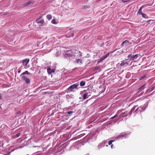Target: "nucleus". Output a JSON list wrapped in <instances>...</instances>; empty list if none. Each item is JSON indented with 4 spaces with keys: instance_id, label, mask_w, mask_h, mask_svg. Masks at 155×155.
<instances>
[{
    "instance_id": "1",
    "label": "nucleus",
    "mask_w": 155,
    "mask_h": 155,
    "mask_svg": "<svg viewBox=\"0 0 155 155\" xmlns=\"http://www.w3.org/2000/svg\"><path fill=\"white\" fill-rule=\"evenodd\" d=\"M78 86V85L77 84H74L71 85L68 88V90L69 91H72L74 89L76 88Z\"/></svg>"
},
{
    "instance_id": "2",
    "label": "nucleus",
    "mask_w": 155,
    "mask_h": 155,
    "mask_svg": "<svg viewBox=\"0 0 155 155\" xmlns=\"http://www.w3.org/2000/svg\"><path fill=\"white\" fill-rule=\"evenodd\" d=\"M139 54H136L134 55H132L131 54H129L127 57L130 60H134L137 58Z\"/></svg>"
},
{
    "instance_id": "3",
    "label": "nucleus",
    "mask_w": 155,
    "mask_h": 155,
    "mask_svg": "<svg viewBox=\"0 0 155 155\" xmlns=\"http://www.w3.org/2000/svg\"><path fill=\"white\" fill-rule=\"evenodd\" d=\"M128 114H129V112L128 113L127 111H126L122 113L119 115V117H120V118L121 117H126L127 116Z\"/></svg>"
},
{
    "instance_id": "4",
    "label": "nucleus",
    "mask_w": 155,
    "mask_h": 155,
    "mask_svg": "<svg viewBox=\"0 0 155 155\" xmlns=\"http://www.w3.org/2000/svg\"><path fill=\"white\" fill-rule=\"evenodd\" d=\"M122 45L124 46H127L131 45V43L127 40H126L122 43Z\"/></svg>"
},
{
    "instance_id": "5",
    "label": "nucleus",
    "mask_w": 155,
    "mask_h": 155,
    "mask_svg": "<svg viewBox=\"0 0 155 155\" xmlns=\"http://www.w3.org/2000/svg\"><path fill=\"white\" fill-rule=\"evenodd\" d=\"M71 51H68L64 55L65 57L67 58V57H71L72 55V53H71Z\"/></svg>"
},
{
    "instance_id": "6",
    "label": "nucleus",
    "mask_w": 155,
    "mask_h": 155,
    "mask_svg": "<svg viewBox=\"0 0 155 155\" xmlns=\"http://www.w3.org/2000/svg\"><path fill=\"white\" fill-rule=\"evenodd\" d=\"M22 79L24 80L27 84H29L30 83V80L25 76H23L22 77Z\"/></svg>"
},
{
    "instance_id": "7",
    "label": "nucleus",
    "mask_w": 155,
    "mask_h": 155,
    "mask_svg": "<svg viewBox=\"0 0 155 155\" xmlns=\"http://www.w3.org/2000/svg\"><path fill=\"white\" fill-rule=\"evenodd\" d=\"M126 136H127L126 134L122 133L117 137V139H120V138H121L123 137H126Z\"/></svg>"
},
{
    "instance_id": "8",
    "label": "nucleus",
    "mask_w": 155,
    "mask_h": 155,
    "mask_svg": "<svg viewBox=\"0 0 155 155\" xmlns=\"http://www.w3.org/2000/svg\"><path fill=\"white\" fill-rule=\"evenodd\" d=\"M29 59H26L23 60L22 61V63L24 65L26 66L27 65L29 61Z\"/></svg>"
},
{
    "instance_id": "9",
    "label": "nucleus",
    "mask_w": 155,
    "mask_h": 155,
    "mask_svg": "<svg viewBox=\"0 0 155 155\" xmlns=\"http://www.w3.org/2000/svg\"><path fill=\"white\" fill-rule=\"evenodd\" d=\"M36 22L38 23H41V24H43L44 23V21L43 19H41V18H39L36 20Z\"/></svg>"
},
{
    "instance_id": "10",
    "label": "nucleus",
    "mask_w": 155,
    "mask_h": 155,
    "mask_svg": "<svg viewBox=\"0 0 155 155\" xmlns=\"http://www.w3.org/2000/svg\"><path fill=\"white\" fill-rule=\"evenodd\" d=\"M144 6H142L138 10L137 13L140 15H142L143 13H142V9L143 8V7Z\"/></svg>"
},
{
    "instance_id": "11",
    "label": "nucleus",
    "mask_w": 155,
    "mask_h": 155,
    "mask_svg": "<svg viewBox=\"0 0 155 155\" xmlns=\"http://www.w3.org/2000/svg\"><path fill=\"white\" fill-rule=\"evenodd\" d=\"M137 105L134 106L131 109L130 111L129 112V114L130 115H131L132 114V112L134 110L136 107H137Z\"/></svg>"
},
{
    "instance_id": "12",
    "label": "nucleus",
    "mask_w": 155,
    "mask_h": 155,
    "mask_svg": "<svg viewBox=\"0 0 155 155\" xmlns=\"http://www.w3.org/2000/svg\"><path fill=\"white\" fill-rule=\"evenodd\" d=\"M129 64V63L128 62H124L123 63H121L120 64V66H127Z\"/></svg>"
},
{
    "instance_id": "13",
    "label": "nucleus",
    "mask_w": 155,
    "mask_h": 155,
    "mask_svg": "<svg viewBox=\"0 0 155 155\" xmlns=\"http://www.w3.org/2000/svg\"><path fill=\"white\" fill-rule=\"evenodd\" d=\"M32 3H33L32 2H31L28 1L27 3L23 4V6L24 7L27 6H28V5H30L31 4H32Z\"/></svg>"
},
{
    "instance_id": "14",
    "label": "nucleus",
    "mask_w": 155,
    "mask_h": 155,
    "mask_svg": "<svg viewBox=\"0 0 155 155\" xmlns=\"http://www.w3.org/2000/svg\"><path fill=\"white\" fill-rule=\"evenodd\" d=\"M80 84L81 86H84L85 84V82L84 81H82L80 82Z\"/></svg>"
},
{
    "instance_id": "15",
    "label": "nucleus",
    "mask_w": 155,
    "mask_h": 155,
    "mask_svg": "<svg viewBox=\"0 0 155 155\" xmlns=\"http://www.w3.org/2000/svg\"><path fill=\"white\" fill-rule=\"evenodd\" d=\"M46 17L48 20H50L52 19V16L51 15H47Z\"/></svg>"
},
{
    "instance_id": "16",
    "label": "nucleus",
    "mask_w": 155,
    "mask_h": 155,
    "mask_svg": "<svg viewBox=\"0 0 155 155\" xmlns=\"http://www.w3.org/2000/svg\"><path fill=\"white\" fill-rule=\"evenodd\" d=\"M154 88L155 87H153L151 88H149L147 90V92H150L152 91H153V90H154Z\"/></svg>"
},
{
    "instance_id": "17",
    "label": "nucleus",
    "mask_w": 155,
    "mask_h": 155,
    "mask_svg": "<svg viewBox=\"0 0 155 155\" xmlns=\"http://www.w3.org/2000/svg\"><path fill=\"white\" fill-rule=\"evenodd\" d=\"M31 74V73L29 72H28L26 71H25V72H24L23 73L21 74V75L22 74H23V75H25V74H28V75H30Z\"/></svg>"
},
{
    "instance_id": "18",
    "label": "nucleus",
    "mask_w": 155,
    "mask_h": 155,
    "mask_svg": "<svg viewBox=\"0 0 155 155\" xmlns=\"http://www.w3.org/2000/svg\"><path fill=\"white\" fill-rule=\"evenodd\" d=\"M88 93L84 94L83 95V98L84 100H85L86 98H87V96Z\"/></svg>"
},
{
    "instance_id": "19",
    "label": "nucleus",
    "mask_w": 155,
    "mask_h": 155,
    "mask_svg": "<svg viewBox=\"0 0 155 155\" xmlns=\"http://www.w3.org/2000/svg\"><path fill=\"white\" fill-rule=\"evenodd\" d=\"M106 58V57H105V55L103 56H102L101 58V59H100V61H98V62H101L104 60Z\"/></svg>"
},
{
    "instance_id": "20",
    "label": "nucleus",
    "mask_w": 155,
    "mask_h": 155,
    "mask_svg": "<svg viewBox=\"0 0 155 155\" xmlns=\"http://www.w3.org/2000/svg\"><path fill=\"white\" fill-rule=\"evenodd\" d=\"M76 62L77 63H80V64H81L82 62V60L79 59H77L76 61Z\"/></svg>"
},
{
    "instance_id": "21",
    "label": "nucleus",
    "mask_w": 155,
    "mask_h": 155,
    "mask_svg": "<svg viewBox=\"0 0 155 155\" xmlns=\"http://www.w3.org/2000/svg\"><path fill=\"white\" fill-rule=\"evenodd\" d=\"M142 15L143 17L144 18H148V16L147 15L144 13H143Z\"/></svg>"
},
{
    "instance_id": "22",
    "label": "nucleus",
    "mask_w": 155,
    "mask_h": 155,
    "mask_svg": "<svg viewBox=\"0 0 155 155\" xmlns=\"http://www.w3.org/2000/svg\"><path fill=\"white\" fill-rule=\"evenodd\" d=\"M146 85L145 84H144L143 85H142V86H141V87H140L139 88V91H140L142 89H143L144 88V87Z\"/></svg>"
},
{
    "instance_id": "23",
    "label": "nucleus",
    "mask_w": 155,
    "mask_h": 155,
    "mask_svg": "<svg viewBox=\"0 0 155 155\" xmlns=\"http://www.w3.org/2000/svg\"><path fill=\"white\" fill-rule=\"evenodd\" d=\"M123 110H118L117 112L116 113V114L118 115Z\"/></svg>"
},
{
    "instance_id": "24",
    "label": "nucleus",
    "mask_w": 155,
    "mask_h": 155,
    "mask_svg": "<svg viewBox=\"0 0 155 155\" xmlns=\"http://www.w3.org/2000/svg\"><path fill=\"white\" fill-rule=\"evenodd\" d=\"M123 110H118L117 112L116 113V114L118 115Z\"/></svg>"
},
{
    "instance_id": "25",
    "label": "nucleus",
    "mask_w": 155,
    "mask_h": 155,
    "mask_svg": "<svg viewBox=\"0 0 155 155\" xmlns=\"http://www.w3.org/2000/svg\"><path fill=\"white\" fill-rule=\"evenodd\" d=\"M51 22L52 23L54 24H57V22L54 19H53L52 20Z\"/></svg>"
},
{
    "instance_id": "26",
    "label": "nucleus",
    "mask_w": 155,
    "mask_h": 155,
    "mask_svg": "<svg viewBox=\"0 0 155 155\" xmlns=\"http://www.w3.org/2000/svg\"><path fill=\"white\" fill-rule=\"evenodd\" d=\"M151 5H152V4H147L144 5H142V6H144L143 7V8H144V7H146V6H151Z\"/></svg>"
},
{
    "instance_id": "27",
    "label": "nucleus",
    "mask_w": 155,
    "mask_h": 155,
    "mask_svg": "<svg viewBox=\"0 0 155 155\" xmlns=\"http://www.w3.org/2000/svg\"><path fill=\"white\" fill-rule=\"evenodd\" d=\"M141 109H142V108H141V107H139L135 111V112H136L138 110H139V111H141Z\"/></svg>"
},
{
    "instance_id": "28",
    "label": "nucleus",
    "mask_w": 155,
    "mask_h": 155,
    "mask_svg": "<svg viewBox=\"0 0 155 155\" xmlns=\"http://www.w3.org/2000/svg\"><path fill=\"white\" fill-rule=\"evenodd\" d=\"M114 140H110L108 142V145H111L113 142H114Z\"/></svg>"
},
{
    "instance_id": "29",
    "label": "nucleus",
    "mask_w": 155,
    "mask_h": 155,
    "mask_svg": "<svg viewBox=\"0 0 155 155\" xmlns=\"http://www.w3.org/2000/svg\"><path fill=\"white\" fill-rule=\"evenodd\" d=\"M118 115L116 113V114L113 117H111V119H114L118 116Z\"/></svg>"
},
{
    "instance_id": "30",
    "label": "nucleus",
    "mask_w": 155,
    "mask_h": 155,
    "mask_svg": "<svg viewBox=\"0 0 155 155\" xmlns=\"http://www.w3.org/2000/svg\"><path fill=\"white\" fill-rule=\"evenodd\" d=\"M47 70L48 73L50 74V71H51V69L50 68H48L47 69Z\"/></svg>"
},
{
    "instance_id": "31",
    "label": "nucleus",
    "mask_w": 155,
    "mask_h": 155,
    "mask_svg": "<svg viewBox=\"0 0 155 155\" xmlns=\"http://www.w3.org/2000/svg\"><path fill=\"white\" fill-rule=\"evenodd\" d=\"M130 0H122V1L124 2H129Z\"/></svg>"
},
{
    "instance_id": "32",
    "label": "nucleus",
    "mask_w": 155,
    "mask_h": 155,
    "mask_svg": "<svg viewBox=\"0 0 155 155\" xmlns=\"http://www.w3.org/2000/svg\"><path fill=\"white\" fill-rule=\"evenodd\" d=\"M124 50H123V49H121V50L119 51V53L120 54H122L124 52Z\"/></svg>"
},
{
    "instance_id": "33",
    "label": "nucleus",
    "mask_w": 155,
    "mask_h": 155,
    "mask_svg": "<svg viewBox=\"0 0 155 155\" xmlns=\"http://www.w3.org/2000/svg\"><path fill=\"white\" fill-rule=\"evenodd\" d=\"M73 113V112L72 111H69L68 112L67 114H72Z\"/></svg>"
},
{
    "instance_id": "34",
    "label": "nucleus",
    "mask_w": 155,
    "mask_h": 155,
    "mask_svg": "<svg viewBox=\"0 0 155 155\" xmlns=\"http://www.w3.org/2000/svg\"><path fill=\"white\" fill-rule=\"evenodd\" d=\"M145 77V76H142L140 78V80H141L142 79H143Z\"/></svg>"
},
{
    "instance_id": "35",
    "label": "nucleus",
    "mask_w": 155,
    "mask_h": 155,
    "mask_svg": "<svg viewBox=\"0 0 155 155\" xmlns=\"http://www.w3.org/2000/svg\"><path fill=\"white\" fill-rule=\"evenodd\" d=\"M109 54H110L109 53H107L104 55L105 56V57L107 58L109 55Z\"/></svg>"
},
{
    "instance_id": "36",
    "label": "nucleus",
    "mask_w": 155,
    "mask_h": 155,
    "mask_svg": "<svg viewBox=\"0 0 155 155\" xmlns=\"http://www.w3.org/2000/svg\"><path fill=\"white\" fill-rule=\"evenodd\" d=\"M51 71L50 72V74H51V73H53L54 72V69H52Z\"/></svg>"
},
{
    "instance_id": "37",
    "label": "nucleus",
    "mask_w": 155,
    "mask_h": 155,
    "mask_svg": "<svg viewBox=\"0 0 155 155\" xmlns=\"http://www.w3.org/2000/svg\"><path fill=\"white\" fill-rule=\"evenodd\" d=\"M20 133H18L16 134V137H18L20 136Z\"/></svg>"
},
{
    "instance_id": "38",
    "label": "nucleus",
    "mask_w": 155,
    "mask_h": 155,
    "mask_svg": "<svg viewBox=\"0 0 155 155\" xmlns=\"http://www.w3.org/2000/svg\"><path fill=\"white\" fill-rule=\"evenodd\" d=\"M104 45V43H102L101 44V45H100V46L101 47H102Z\"/></svg>"
},
{
    "instance_id": "39",
    "label": "nucleus",
    "mask_w": 155,
    "mask_h": 155,
    "mask_svg": "<svg viewBox=\"0 0 155 155\" xmlns=\"http://www.w3.org/2000/svg\"><path fill=\"white\" fill-rule=\"evenodd\" d=\"M21 113V112L20 111H18L17 113V114H18Z\"/></svg>"
},
{
    "instance_id": "40",
    "label": "nucleus",
    "mask_w": 155,
    "mask_h": 155,
    "mask_svg": "<svg viewBox=\"0 0 155 155\" xmlns=\"http://www.w3.org/2000/svg\"><path fill=\"white\" fill-rule=\"evenodd\" d=\"M2 95L0 93V99L2 98Z\"/></svg>"
},
{
    "instance_id": "41",
    "label": "nucleus",
    "mask_w": 155,
    "mask_h": 155,
    "mask_svg": "<svg viewBox=\"0 0 155 155\" xmlns=\"http://www.w3.org/2000/svg\"><path fill=\"white\" fill-rule=\"evenodd\" d=\"M21 72V70H19L18 71V73H20V72Z\"/></svg>"
},
{
    "instance_id": "42",
    "label": "nucleus",
    "mask_w": 155,
    "mask_h": 155,
    "mask_svg": "<svg viewBox=\"0 0 155 155\" xmlns=\"http://www.w3.org/2000/svg\"><path fill=\"white\" fill-rule=\"evenodd\" d=\"M34 68H31V70L32 71H34V69H33Z\"/></svg>"
},
{
    "instance_id": "43",
    "label": "nucleus",
    "mask_w": 155,
    "mask_h": 155,
    "mask_svg": "<svg viewBox=\"0 0 155 155\" xmlns=\"http://www.w3.org/2000/svg\"><path fill=\"white\" fill-rule=\"evenodd\" d=\"M113 146H114L113 145H112L111 146V147L112 148H113Z\"/></svg>"
},
{
    "instance_id": "44",
    "label": "nucleus",
    "mask_w": 155,
    "mask_h": 155,
    "mask_svg": "<svg viewBox=\"0 0 155 155\" xmlns=\"http://www.w3.org/2000/svg\"><path fill=\"white\" fill-rule=\"evenodd\" d=\"M71 35H72V36L73 37V36L74 35V33H72L71 34Z\"/></svg>"
},
{
    "instance_id": "45",
    "label": "nucleus",
    "mask_w": 155,
    "mask_h": 155,
    "mask_svg": "<svg viewBox=\"0 0 155 155\" xmlns=\"http://www.w3.org/2000/svg\"><path fill=\"white\" fill-rule=\"evenodd\" d=\"M43 25V24H41V25H40V26H42Z\"/></svg>"
},
{
    "instance_id": "46",
    "label": "nucleus",
    "mask_w": 155,
    "mask_h": 155,
    "mask_svg": "<svg viewBox=\"0 0 155 155\" xmlns=\"http://www.w3.org/2000/svg\"><path fill=\"white\" fill-rule=\"evenodd\" d=\"M1 50V48H0V50Z\"/></svg>"
}]
</instances>
